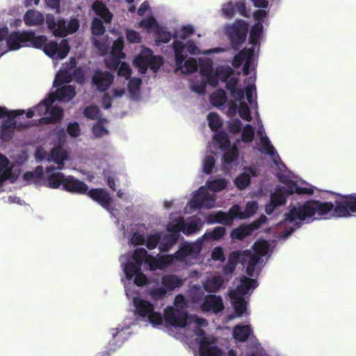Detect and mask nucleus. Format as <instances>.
Returning a JSON list of instances; mask_svg holds the SVG:
<instances>
[{
	"label": "nucleus",
	"instance_id": "obj_16",
	"mask_svg": "<svg viewBox=\"0 0 356 356\" xmlns=\"http://www.w3.org/2000/svg\"><path fill=\"white\" fill-rule=\"evenodd\" d=\"M134 314L142 321L149 323L154 327H161L163 319L160 312L155 311L154 305L149 301L140 298L134 297L132 300Z\"/></svg>",
	"mask_w": 356,
	"mask_h": 356
},
{
	"label": "nucleus",
	"instance_id": "obj_38",
	"mask_svg": "<svg viewBox=\"0 0 356 356\" xmlns=\"http://www.w3.org/2000/svg\"><path fill=\"white\" fill-rule=\"evenodd\" d=\"M141 83L140 79L134 78L127 84V95L130 99L133 100L140 99Z\"/></svg>",
	"mask_w": 356,
	"mask_h": 356
},
{
	"label": "nucleus",
	"instance_id": "obj_53",
	"mask_svg": "<svg viewBox=\"0 0 356 356\" xmlns=\"http://www.w3.org/2000/svg\"><path fill=\"white\" fill-rule=\"evenodd\" d=\"M211 257L214 260L224 261L225 257L223 253V250L220 247L215 248L211 253Z\"/></svg>",
	"mask_w": 356,
	"mask_h": 356
},
{
	"label": "nucleus",
	"instance_id": "obj_51",
	"mask_svg": "<svg viewBox=\"0 0 356 356\" xmlns=\"http://www.w3.org/2000/svg\"><path fill=\"white\" fill-rule=\"evenodd\" d=\"M127 39L129 42H140L141 40L140 35L136 31L128 29L126 33Z\"/></svg>",
	"mask_w": 356,
	"mask_h": 356
},
{
	"label": "nucleus",
	"instance_id": "obj_11",
	"mask_svg": "<svg viewBox=\"0 0 356 356\" xmlns=\"http://www.w3.org/2000/svg\"><path fill=\"white\" fill-rule=\"evenodd\" d=\"M202 226V222L200 218L191 217L186 220L179 213H172L170 216V222L166 227L168 232L160 237L159 240V249L161 252L169 251L177 243L179 232H182L186 235L195 233L200 230Z\"/></svg>",
	"mask_w": 356,
	"mask_h": 356
},
{
	"label": "nucleus",
	"instance_id": "obj_62",
	"mask_svg": "<svg viewBox=\"0 0 356 356\" xmlns=\"http://www.w3.org/2000/svg\"><path fill=\"white\" fill-rule=\"evenodd\" d=\"M174 202H175L174 200H165V201H164L163 204H164L165 209H170L172 207Z\"/></svg>",
	"mask_w": 356,
	"mask_h": 356
},
{
	"label": "nucleus",
	"instance_id": "obj_42",
	"mask_svg": "<svg viewBox=\"0 0 356 356\" xmlns=\"http://www.w3.org/2000/svg\"><path fill=\"white\" fill-rule=\"evenodd\" d=\"M252 332L250 325H238L233 330V337L238 341H245L248 339Z\"/></svg>",
	"mask_w": 356,
	"mask_h": 356
},
{
	"label": "nucleus",
	"instance_id": "obj_37",
	"mask_svg": "<svg viewBox=\"0 0 356 356\" xmlns=\"http://www.w3.org/2000/svg\"><path fill=\"white\" fill-rule=\"evenodd\" d=\"M43 14L35 10H28L24 16V22L27 26H39L44 22Z\"/></svg>",
	"mask_w": 356,
	"mask_h": 356
},
{
	"label": "nucleus",
	"instance_id": "obj_63",
	"mask_svg": "<svg viewBox=\"0 0 356 356\" xmlns=\"http://www.w3.org/2000/svg\"><path fill=\"white\" fill-rule=\"evenodd\" d=\"M124 288H125L127 296L128 297H131L133 296V292L131 289V287L129 288L128 284L126 283H124Z\"/></svg>",
	"mask_w": 356,
	"mask_h": 356
},
{
	"label": "nucleus",
	"instance_id": "obj_14",
	"mask_svg": "<svg viewBox=\"0 0 356 356\" xmlns=\"http://www.w3.org/2000/svg\"><path fill=\"white\" fill-rule=\"evenodd\" d=\"M24 110H9L5 106H0V119H3L0 127V136L2 140L9 141L16 129L29 126L28 123L21 120L24 118Z\"/></svg>",
	"mask_w": 356,
	"mask_h": 356
},
{
	"label": "nucleus",
	"instance_id": "obj_31",
	"mask_svg": "<svg viewBox=\"0 0 356 356\" xmlns=\"http://www.w3.org/2000/svg\"><path fill=\"white\" fill-rule=\"evenodd\" d=\"M89 197L98 202L103 208L109 211L112 216H115L113 209V200L108 192L104 189L95 188L88 192Z\"/></svg>",
	"mask_w": 356,
	"mask_h": 356
},
{
	"label": "nucleus",
	"instance_id": "obj_2",
	"mask_svg": "<svg viewBox=\"0 0 356 356\" xmlns=\"http://www.w3.org/2000/svg\"><path fill=\"white\" fill-rule=\"evenodd\" d=\"M225 228L217 227L213 230L207 232L194 243H185L175 254H166L158 258L150 255L144 248H136L134 252L122 254L120 261L125 279L130 282L134 276V284L140 286L147 284L146 276L140 273L143 264L148 266L150 270L163 269L173 264L175 260L185 265H191L202 248V240H220L225 234Z\"/></svg>",
	"mask_w": 356,
	"mask_h": 356
},
{
	"label": "nucleus",
	"instance_id": "obj_60",
	"mask_svg": "<svg viewBox=\"0 0 356 356\" xmlns=\"http://www.w3.org/2000/svg\"><path fill=\"white\" fill-rule=\"evenodd\" d=\"M8 201L10 203H17L19 204H22V201L19 197L15 196H10L8 199Z\"/></svg>",
	"mask_w": 356,
	"mask_h": 356
},
{
	"label": "nucleus",
	"instance_id": "obj_19",
	"mask_svg": "<svg viewBox=\"0 0 356 356\" xmlns=\"http://www.w3.org/2000/svg\"><path fill=\"white\" fill-rule=\"evenodd\" d=\"M147 227L144 223L131 225L127 239L131 245L134 246L145 243L149 250H154L159 243L160 238L159 233H150L147 234Z\"/></svg>",
	"mask_w": 356,
	"mask_h": 356
},
{
	"label": "nucleus",
	"instance_id": "obj_27",
	"mask_svg": "<svg viewBox=\"0 0 356 356\" xmlns=\"http://www.w3.org/2000/svg\"><path fill=\"white\" fill-rule=\"evenodd\" d=\"M139 27L145 29L149 33H153L158 42L167 43L171 39L170 33L160 26L154 17L143 18L139 23Z\"/></svg>",
	"mask_w": 356,
	"mask_h": 356
},
{
	"label": "nucleus",
	"instance_id": "obj_55",
	"mask_svg": "<svg viewBox=\"0 0 356 356\" xmlns=\"http://www.w3.org/2000/svg\"><path fill=\"white\" fill-rule=\"evenodd\" d=\"M149 9V6L148 3L144 2L140 5V8H138V14L140 16H143L145 14L146 11H147Z\"/></svg>",
	"mask_w": 356,
	"mask_h": 356
},
{
	"label": "nucleus",
	"instance_id": "obj_43",
	"mask_svg": "<svg viewBox=\"0 0 356 356\" xmlns=\"http://www.w3.org/2000/svg\"><path fill=\"white\" fill-rule=\"evenodd\" d=\"M223 282V279L220 276L214 275L206 281L204 287L207 291L214 292L222 286Z\"/></svg>",
	"mask_w": 356,
	"mask_h": 356
},
{
	"label": "nucleus",
	"instance_id": "obj_24",
	"mask_svg": "<svg viewBox=\"0 0 356 356\" xmlns=\"http://www.w3.org/2000/svg\"><path fill=\"white\" fill-rule=\"evenodd\" d=\"M204 186H201L193 193V197L185 208L186 213H192L194 209L214 208L216 202V195L211 193Z\"/></svg>",
	"mask_w": 356,
	"mask_h": 356
},
{
	"label": "nucleus",
	"instance_id": "obj_21",
	"mask_svg": "<svg viewBox=\"0 0 356 356\" xmlns=\"http://www.w3.org/2000/svg\"><path fill=\"white\" fill-rule=\"evenodd\" d=\"M182 284V280L174 275L163 276L161 282H149L148 293L155 300L163 298L168 291H171Z\"/></svg>",
	"mask_w": 356,
	"mask_h": 356
},
{
	"label": "nucleus",
	"instance_id": "obj_40",
	"mask_svg": "<svg viewBox=\"0 0 356 356\" xmlns=\"http://www.w3.org/2000/svg\"><path fill=\"white\" fill-rule=\"evenodd\" d=\"M92 8L94 12L99 16L105 23L111 22L113 15L102 2L96 1L92 4Z\"/></svg>",
	"mask_w": 356,
	"mask_h": 356
},
{
	"label": "nucleus",
	"instance_id": "obj_7",
	"mask_svg": "<svg viewBox=\"0 0 356 356\" xmlns=\"http://www.w3.org/2000/svg\"><path fill=\"white\" fill-rule=\"evenodd\" d=\"M335 200L336 195H332ZM335 200L329 202H321L318 200H310L305 202L303 204H299L296 207H291L288 213H286L284 222V230L279 233L277 236V240H286L289 235L297 228L303 221H310L327 216L332 213L334 216L335 209Z\"/></svg>",
	"mask_w": 356,
	"mask_h": 356
},
{
	"label": "nucleus",
	"instance_id": "obj_57",
	"mask_svg": "<svg viewBox=\"0 0 356 356\" xmlns=\"http://www.w3.org/2000/svg\"><path fill=\"white\" fill-rule=\"evenodd\" d=\"M44 1L49 7H51V8H56L57 12L60 13L59 10L58 9L59 0H44Z\"/></svg>",
	"mask_w": 356,
	"mask_h": 356
},
{
	"label": "nucleus",
	"instance_id": "obj_49",
	"mask_svg": "<svg viewBox=\"0 0 356 356\" xmlns=\"http://www.w3.org/2000/svg\"><path fill=\"white\" fill-rule=\"evenodd\" d=\"M83 114L88 119L96 120L99 117V111L97 106H90L84 109Z\"/></svg>",
	"mask_w": 356,
	"mask_h": 356
},
{
	"label": "nucleus",
	"instance_id": "obj_59",
	"mask_svg": "<svg viewBox=\"0 0 356 356\" xmlns=\"http://www.w3.org/2000/svg\"><path fill=\"white\" fill-rule=\"evenodd\" d=\"M124 328L122 327V328H120V327H117L115 330H113L111 331V334L113 337H123V333H124Z\"/></svg>",
	"mask_w": 356,
	"mask_h": 356
},
{
	"label": "nucleus",
	"instance_id": "obj_28",
	"mask_svg": "<svg viewBox=\"0 0 356 356\" xmlns=\"http://www.w3.org/2000/svg\"><path fill=\"white\" fill-rule=\"evenodd\" d=\"M335 197L334 214L337 217H348L356 213V195Z\"/></svg>",
	"mask_w": 356,
	"mask_h": 356
},
{
	"label": "nucleus",
	"instance_id": "obj_23",
	"mask_svg": "<svg viewBox=\"0 0 356 356\" xmlns=\"http://www.w3.org/2000/svg\"><path fill=\"white\" fill-rule=\"evenodd\" d=\"M35 156L38 161L43 160L48 162L53 161L56 165L55 169L57 170L65 169V162L70 160L67 151L60 145H56L52 148L51 153H48L44 147H39L35 151Z\"/></svg>",
	"mask_w": 356,
	"mask_h": 356
},
{
	"label": "nucleus",
	"instance_id": "obj_33",
	"mask_svg": "<svg viewBox=\"0 0 356 356\" xmlns=\"http://www.w3.org/2000/svg\"><path fill=\"white\" fill-rule=\"evenodd\" d=\"M113 76L108 72H96L92 77V83L99 91H105L113 81Z\"/></svg>",
	"mask_w": 356,
	"mask_h": 356
},
{
	"label": "nucleus",
	"instance_id": "obj_29",
	"mask_svg": "<svg viewBox=\"0 0 356 356\" xmlns=\"http://www.w3.org/2000/svg\"><path fill=\"white\" fill-rule=\"evenodd\" d=\"M19 173V167L10 163L4 155L0 154V186L6 180L14 182Z\"/></svg>",
	"mask_w": 356,
	"mask_h": 356
},
{
	"label": "nucleus",
	"instance_id": "obj_17",
	"mask_svg": "<svg viewBox=\"0 0 356 356\" xmlns=\"http://www.w3.org/2000/svg\"><path fill=\"white\" fill-rule=\"evenodd\" d=\"M218 52L217 54H218ZM213 53L209 54H204L205 56L200 57L198 60L196 59L197 67L200 66V73L203 77V80L200 82L195 83L194 82L191 83V88L194 92L202 94L204 92L206 87V81L212 86H216L218 82L220 81L219 77L216 75V70L213 72V64L214 58L209 57Z\"/></svg>",
	"mask_w": 356,
	"mask_h": 356
},
{
	"label": "nucleus",
	"instance_id": "obj_54",
	"mask_svg": "<svg viewBox=\"0 0 356 356\" xmlns=\"http://www.w3.org/2000/svg\"><path fill=\"white\" fill-rule=\"evenodd\" d=\"M256 121L257 122V134L259 136V140L262 139L263 138H268V136L266 135L261 120L259 116L256 118Z\"/></svg>",
	"mask_w": 356,
	"mask_h": 356
},
{
	"label": "nucleus",
	"instance_id": "obj_20",
	"mask_svg": "<svg viewBox=\"0 0 356 356\" xmlns=\"http://www.w3.org/2000/svg\"><path fill=\"white\" fill-rule=\"evenodd\" d=\"M191 298L197 307H200L205 312L218 313L224 309L220 297L215 295L205 296L203 290L200 287H194L191 292Z\"/></svg>",
	"mask_w": 356,
	"mask_h": 356
},
{
	"label": "nucleus",
	"instance_id": "obj_48",
	"mask_svg": "<svg viewBox=\"0 0 356 356\" xmlns=\"http://www.w3.org/2000/svg\"><path fill=\"white\" fill-rule=\"evenodd\" d=\"M52 136L55 137L57 145L63 147L67 141V135L64 129L56 128L54 130Z\"/></svg>",
	"mask_w": 356,
	"mask_h": 356
},
{
	"label": "nucleus",
	"instance_id": "obj_36",
	"mask_svg": "<svg viewBox=\"0 0 356 356\" xmlns=\"http://www.w3.org/2000/svg\"><path fill=\"white\" fill-rule=\"evenodd\" d=\"M257 176L254 168H249L244 170L235 179V184L239 189H244L250 182V177Z\"/></svg>",
	"mask_w": 356,
	"mask_h": 356
},
{
	"label": "nucleus",
	"instance_id": "obj_58",
	"mask_svg": "<svg viewBox=\"0 0 356 356\" xmlns=\"http://www.w3.org/2000/svg\"><path fill=\"white\" fill-rule=\"evenodd\" d=\"M117 196L123 200H129V197H130V195L129 194L128 192L125 191H122V190H120L119 191H118L117 193Z\"/></svg>",
	"mask_w": 356,
	"mask_h": 356
},
{
	"label": "nucleus",
	"instance_id": "obj_30",
	"mask_svg": "<svg viewBox=\"0 0 356 356\" xmlns=\"http://www.w3.org/2000/svg\"><path fill=\"white\" fill-rule=\"evenodd\" d=\"M248 28V24L244 21L240 20L227 29V33L235 48L245 40Z\"/></svg>",
	"mask_w": 356,
	"mask_h": 356
},
{
	"label": "nucleus",
	"instance_id": "obj_15",
	"mask_svg": "<svg viewBox=\"0 0 356 356\" xmlns=\"http://www.w3.org/2000/svg\"><path fill=\"white\" fill-rule=\"evenodd\" d=\"M234 285L235 289L230 291L229 297L236 316L241 317L248 313L247 302L243 296L252 291L257 286V283L254 279L243 277L240 280H236Z\"/></svg>",
	"mask_w": 356,
	"mask_h": 356
},
{
	"label": "nucleus",
	"instance_id": "obj_44",
	"mask_svg": "<svg viewBox=\"0 0 356 356\" xmlns=\"http://www.w3.org/2000/svg\"><path fill=\"white\" fill-rule=\"evenodd\" d=\"M209 128L214 132H218L222 126V120L216 113H209L207 116Z\"/></svg>",
	"mask_w": 356,
	"mask_h": 356
},
{
	"label": "nucleus",
	"instance_id": "obj_52",
	"mask_svg": "<svg viewBox=\"0 0 356 356\" xmlns=\"http://www.w3.org/2000/svg\"><path fill=\"white\" fill-rule=\"evenodd\" d=\"M103 175L107 181L108 186L113 191H115V175L108 172L105 169L103 171Z\"/></svg>",
	"mask_w": 356,
	"mask_h": 356
},
{
	"label": "nucleus",
	"instance_id": "obj_1",
	"mask_svg": "<svg viewBox=\"0 0 356 356\" xmlns=\"http://www.w3.org/2000/svg\"><path fill=\"white\" fill-rule=\"evenodd\" d=\"M267 13L261 9L254 13V19L257 21L252 27L250 33V44L251 47L244 49L236 55L233 59L232 65L238 67L244 63L243 74L248 76L243 84L239 78L241 73L235 72L229 66H220L216 68V75L222 82L225 83L227 90L231 96L227 99L226 92L222 89L216 90L210 96L211 104L224 111L227 116L235 117L238 115L245 121L250 122L252 118L250 115V106L255 108L257 106L254 97L256 92V74L254 68L256 65L255 57L259 48V40L263 31V24Z\"/></svg>",
	"mask_w": 356,
	"mask_h": 356
},
{
	"label": "nucleus",
	"instance_id": "obj_47",
	"mask_svg": "<svg viewBox=\"0 0 356 356\" xmlns=\"http://www.w3.org/2000/svg\"><path fill=\"white\" fill-rule=\"evenodd\" d=\"M203 172L209 174L215 166L216 159L213 155H206L202 160Z\"/></svg>",
	"mask_w": 356,
	"mask_h": 356
},
{
	"label": "nucleus",
	"instance_id": "obj_12",
	"mask_svg": "<svg viewBox=\"0 0 356 356\" xmlns=\"http://www.w3.org/2000/svg\"><path fill=\"white\" fill-rule=\"evenodd\" d=\"M45 179L48 186L51 188H58L62 186L65 191L74 193H85L88 189L84 182L74 177L65 176L53 166L47 168Z\"/></svg>",
	"mask_w": 356,
	"mask_h": 356
},
{
	"label": "nucleus",
	"instance_id": "obj_18",
	"mask_svg": "<svg viewBox=\"0 0 356 356\" xmlns=\"http://www.w3.org/2000/svg\"><path fill=\"white\" fill-rule=\"evenodd\" d=\"M124 47V40L122 35H118V38L114 40L113 46L108 53L111 55L105 60L106 65L110 69H115L119 66L118 75L123 76L128 80L131 75V69L130 66L124 63H120V59L125 58V54L122 49Z\"/></svg>",
	"mask_w": 356,
	"mask_h": 356
},
{
	"label": "nucleus",
	"instance_id": "obj_50",
	"mask_svg": "<svg viewBox=\"0 0 356 356\" xmlns=\"http://www.w3.org/2000/svg\"><path fill=\"white\" fill-rule=\"evenodd\" d=\"M67 134L72 138H76L81 135V131L79 123L70 122L67 127Z\"/></svg>",
	"mask_w": 356,
	"mask_h": 356
},
{
	"label": "nucleus",
	"instance_id": "obj_32",
	"mask_svg": "<svg viewBox=\"0 0 356 356\" xmlns=\"http://www.w3.org/2000/svg\"><path fill=\"white\" fill-rule=\"evenodd\" d=\"M266 220L267 218L265 216H261L257 221L252 224H243L232 232L231 237L233 239H243L250 235L254 229H258Z\"/></svg>",
	"mask_w": 356,
	"mask_h": 356
},
{
	"label": "nucleus",
	"instance_id": "obj_41",
	"mask_svg": "<svg viewBox=\"0 0 356 356\" xmlns=\"http://www.w3.org/2000/svg\"><path fill=\"white\" fill-rule=\"evenodd\" d=\"M228 181L223 178L208 179L204 185L207 188L213 192L218 193L224 190L227 186Z\"/></svg>",
	"mask_w": 356,
	"mask_h": 356
},
{
	"label": "nucleus",
	"instance_id": "obj_46",
	"mask_svg": "<svg viewBox=\"0 0 356 356\" xmlns=\"http://www.w3.org/2000/svg\"><path fill=\"white\" fill-rule=\"evenodd\" d=\"M105 123V120H100L94 124L92 127V134L95 138L103 137L108 134Z\"/></svg>",
	"mask_w": 356,
	"mask_h": 356
},
{
	"label": "nucleus",
	"instance_id": "obj_22",
	"mask_svg": "<svg viewBox=\"0 0 356 356\" xmlns=\"http://www.w3.org/2000/svg\"><path fill=\"white\" fill-rule=\"evenodd\" d=\"M162 64V58L159 56H154L152 50L147 47H143L133 60L134 66L140 74L146 73L149 67L154 73H156Z\"/></svg>",
	"mask_w": 356,
	"mask_h": 356
},
{
	"label": "nucleus",
	"instance_id": "obj_8",
	"mask_svg": "<svg viewBox=\"0 0 356 356\" xmlns=\"http://www.w3.org/2000/svg\"><path fill=\"white\" fill-rule=\"evenodd\" d=\"M243 123L238 118H232L228 122V127L230 132L240 134V138L236 139V143L231 147L227 136L225 133L216 134L212 143L208 146V150L215 153L218 149L224 152L223 166L227 170L231 168L238 157V149L243 147L241 143L248 144L252 142L254 138V129L250 124H246L242 128Z\"/></svg>",
	"mask_w": 356,
	"mask_h": 356
},
{
	"label": "nucleus",
	"instance_id": "obj_6",
	"mask_svg": "<svg viewBox=\"0 0 356 356\" xmlns=\"http://www.w3.org/2000/svg\"><path fill=\"white\" fill-rule=\"evenodd\" d=\"M194 32L191 25L182 26L177 31L173 42V51L177 72L189 74L197 70V63L195 58L189 57L200 54L223 52L222 48H213L202 51L197 44L193 40H188Z\"/></svg>",
	"mask_w": 356,
	"mask_h": 356
},
{
	"label": "nucleus",
	"instance_id": "obj_13",
	"mask_svg": "<svg viewBox=\"0 0 356 356\" xmlns=\"http://www.w3.org/2000/svg\"><path fill=\"white\" fill-rule=\"evenodd\" d=\"M259 207L256 201L248 202L244 211L238 204L232 206L229 211H218L217 213H210L207 218L209 224L220 223L225 225H231L235 218L245 220L252 216Z\"/></svg>",
	"mask_w": 356,
	"mask_h": 356
},
{
	"label": "nucleus",
	"instance_id": "obj_26",
	"mask_svg": "<svg viewBox=\"0 0 356 356\" xmlns=\"http://www.w3.org/2000/svg\"><path fill=\"white\" fill-rule=\"evenodd\" d=\"M92 33L94 35V44L102 55L110 51L111 44L114 42L110 40L107 36L103 35L105 28L101 19L94 18L92 24Z\"/></svg>",
	"mask_w": 356,
	"mask_h": 356
},
{
	"label": "nucleus",
	"instance_id": "obj_35",
	"mask_svg": "<svg viewBox=\"0 0 356 356\" xmlns=\"http://www.w3.org/2000/svg\"><path fill=\"white\" fill-rule=\"evenodd\" d=\"M222 13L227 18L232 17L236 12H238L241 15L248 16L243 3H227L222 6Z\"/></svg>",
	"mask_w": 356,
	"mask_h": 356
},
{
	"label": "nucleus",
	"instance_id": "obj_9",
	"mask_svg": "<svg viewBox=\"0 0 356 356\" xmlns=\"http://www.w3.org/2000/svg\"><path fill=\"white\" fill-rule=\"evenodd\" d=\"M278 178L284 185L277 186L270 193V202L266 205V213L270 215L277 208L285 204L289 195L294 192L298 194H313L314 188L310 185L302 184L290 172L285 171L278 173Z\"/></svg>",
	"mask_w": 356,
	"mask_h": 356
},
{
	"label": "nucleus",
	"instance_id": "obj_10",
	"mask_svg": "<svg viewBox=\"0 0 356 356\" xmlns=\"http://www.w3.org/2000/svg\"><path fill=\"white\" fill-rule=\"evenodd\" d=\"M273 248V246L270 243L259 239L254 244L253 254L250 250L242 253L238 251L233 252L229 255L228 264L224 268V273L226 275L232 273L238 262H248L247 273L250 276H254L256 265L264 263L270 256Z\"/></svg>",
	"mask_w": 356,
	"mask_h": 356
},
{
	"label": "nucleus",
	"instance_id": "obj_39",
	"mask_svg": "<svg viewBox=\"0 0 356 356\" xmlns=\"http://www.w3.org/2000/svg\"><path fill=\"white\" fill-rule=\"evenodd\" d=\"M127 94V91L125 90V86H115L112 92L111 95L109 94H105L103 100H102V104L105 108H109L111 105V101H113L115 99L122 97L124 95Z\"/></svg>",
	"mask_w": 356,
	"mask_h": 356
},
{
	"label": "nucleus",
	"instance_id": "obj_34",
	"mask_svg": "<svg viewBox=\"0 0 356 356\" xmlns=\"http://www.w3.org/2000/svg\"><path fill=\"white\" fill-rule=\"evenodd\" d=\"M257 145L258 149L261 153H264L268 155L275 165H278L279 164H281L283 165L278 154L275 151L268 137L263 138L262 139L259 140V143Z\"/></svg>",
	"mask_w": 356,
	"mask_h": 356
},
{
	"label": "nucleus",
	"instance_id": "obj_4",
	"mask_svg": "<svg viewBox=\"0 0 356 356\" xmlns=\"http://www.w3.org/2000/svg\"><path fill=\"white\" fill-rule=\"evenodd\" d=\"M6 38V45L0 47V56L8 50H18L22 47L32 46L35 48L43 47L44 52L53 60L63 59L69 52L70 47L67 40H62L58 44L56 42H46L44 35H35L32 31H14L8 35L7 27L0 28V42Z\"/></svg>",
	"mask_w": 356,
	"mask_h": 356
},
{
	"label": "nucleus",
	"instance_id": "obj_64",
	"mask_svg": "<svg viewBox=\"0 0 356 356\" xmlns=\"http://www.w3.org/2000/svg\"><path fill=\"white\" fill-rule=\"evenodd\" d=\"M75 59L74 58H71L70 59V69L69 70L71 71L72 70V68H74L75 67Z\"/></svg>",
	"mask_w": 356,
	"mask_h": 356
},
{
	"label": "nucleus",
	"instance_id": "obj_61",
	"mask_svg": "<svg viewBox=\"0 0 356 356\" xmlns=\"http://www.w3.org/2000/svg\"><path fill=\"white\" fill-rule=\"evenodd\" d=\"M40 0H24V5L26 7L32 6L33 5H38Z\"/></svg>",
	"mask_w": 356,
	"mask_h": 356
},
{
	"label": "nucleus",
	"instance_id": "obj_3",
	"mask_svg": "<svg viewBox=\"0 0 356 356\" xmlns=\"http://www.w3.org/2000/svg\"><path fill=\"white\" fill-rule=\"evenodd\" d=\"M187 304L181 295L175 298L174 306L168 307L165 311V321L168 326L179 330L183 336L187 338L196 337L198 341V356H236L237 353L230 349L224 354L222 349L216 346V338L207 335L202 330L207 326V321L195 315L188 316L186 313ZM252 350L247 356H263L264 352L261 343L254 339L252 341Z\"/></svg>",
	"mask_w": 356,
	"mask_h": 356
},
{
	"label": "nucleus",
	"instance_id": "obj_56",
	"mask_svg": "<svg viewBox=\"0 0 356 356\" xmlns=\"http://www.w3.org/2000/svg\"><path fill=\"white\" fill-rule=\"evenodd\" d=\"M254 6L260 7V8H266L268 6V1L267 0H250Z\"/></svg>",
	"mask_w": 356,
	"mask_h": 356
},
{
	"label": "nucleus",
	"instance_id": "obj_45",
	"mask_svg": "<svg viewBox=\"0 0 356 356\" xmlns=\"http://www.w3.org/2000/svg\"><path fill=\"white\" fill-rule=\"evenodd\" d=\"M46 172H44L43 168L42 166H38L34 172H26L24 175V179L28 182L35 181L42 178L45 179Z\"/></svg>",
	"mask_w": 356,
	"mask_h": 356
},
{
	"label": "nucleus",
	"instance_id": "obj_25",
	"mask_svg": "<svg viewBox=\"0 0 356 356\" xmlns=\"http://www.w3.org/2000/svg\"><path fill=\"white\" fill-rule=\"evenodd\" d=\"M46 22L54 35L60 37L74 33L79 27V20L76 17H72L69 21L64 19L56 21L52 15L48 14L46 17Z\"/></svg>",
	"mask_w": 356,
	"mask_h": 356
},
{
	"label": "nucleus",
	"instance_id": "obj_5",
	"mask_svg": "<svg viewBox=\"0 0 356 356\" xmlns=\"http://www.w3.org/2000/svg\"><path fill=\"white\" fill-rule=\"evenodd\" d=\"M72 80L70 71L60 70L56 76L54 86L56 88V93H51L47 98L41 101L37 106L30 108L26 113V118L41 116L40 123L56 122L63 118V111L54 106L56 99L61 102H69L75 95L74 88L67 83Z\"/></svg>",
	"mask_w": 356,
	"mask_h": 356
}]
</instances>
